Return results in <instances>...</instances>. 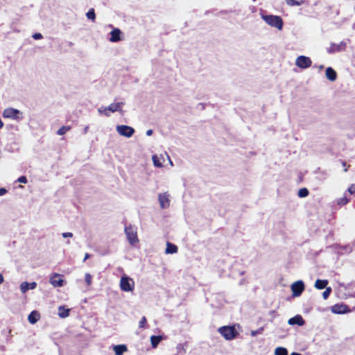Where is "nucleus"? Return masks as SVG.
<instances>
[{
	"label": "nucleus",
	"instance_id": "nucleus-14",
	"mask_svg": "<svg viewBox=\"0 0 355 355\" xmlns=\"http://www.w3.org/2000/svg\"><path fill=\"white\" fill-rule=\"evenodd\" d=\"M288 323L291 325L297 324L299 326H302L304 324V320L300 315H297L290 318Z\"/></svg>",
	"mask_w": 355,
	"mask_h": 355
},
{
	"label": "nucleus",
	"instance_id": "nucleus-41",
	"mask_svg": "<svg viewBox=\"0 0 355 355\" xmlns=\"http://www.w3.org/2000/svg\"><path fill=\"white\" fill-rule=\"evenodd\" d=\"M261 330L262 329H261L260 330H257V331H252V336H256L257 334H259L261 332Z\"/></svg>",
	"mask_w": 355,
	"mask_h": 355
},
{
	"label": "nucleus",
	"instance_id": "nucleus-21",
	"mask_svg": "<svg viewBox=\"0 0 355 355\" xmlns=\"http://www.w3.org/2000/svg\"><path fill=\"white\" fill-rule=\"evenodd\" d=\"M328 284V281L326 279H317L315 282V287L318 289H323Z\"/></svg>",
	"mask_w": 355,
	"mask_h": 355
},
{
	"label": "nucleus",
	"instance_id": "nucleus-38",
	"mask_svg": "<svg viewBox=\"0 0 355 355\" xmlns=\"http://www.w3.org/2000/svg\"><path fill=\"white\" fill-rule=\"evenodd\" d=\"M62 236L64 237V238L72 237L73 236V234L71 233V232H64V233L62 234Z\"/></svg>",
	"mask_w": 355,
	"mask_h": 355
},
{
	"label": "nucleus",
	"instance_id": "nucleus-29",
	"mask_svg": "<svg viewBox=\"0 0 355 355\" xmlns=\"http://www.w3.org/2000/svg\"><path fill=\"white\" fill-rule=\"evenodd\" d=\"M152 159H153V164L155 166H157V167H162V164L160 162L159 158L156 155H153Z\"/></svg>",
	"mask_w": 355,
	"mask_h": 355
},
{
	"label": "nucleus",
	"instance_id": "nucleus-25",
	"mask_svg": "<svg viewBox=\"0 0 355 355\" xmlns=\"http://www.w3.org/2000/svg\"><path fill=\"white\" fill-rule=\"evenodd\" d=\"M71 130V126H62L58 131L57 134L58 135H64L67 132Z\"/></svg>",
	"mask_w": 355,
	"mask_h": 355
},
{
	"label": "nucleus",
	"instance_id": "nucleus-32",
	"mask_svg": "<svg viewBox=\"0 0 355 355\" xmlns=\"http://www.w3.org/2000/svg\"><path fill=\"white\" fill-rule=\"evenodd\" d=\"M147 324V320L145 316H143L141 320L139 322V328H146Z\"/></svg>",
	"mask_w": 355,
	"mask_h": 355
},
{
	"label": "nucleus",
	"instance_id": "nucleus-17",
	"mask_svg": "<svg viewBox=\"0 0 355 355\" xmlns=\"http://www.w3.org/2000/svg\"><path fill=\"white\" fill-rule=\"evenodd\" d=\"M325 74L326 77L331 81H334L337 78V73L336 71L331 67H328L326 69Z\"/></svg>",
	"mask_w": 355,
	"mask_h": 355
},
{
	"label": "nucleus",
	"instance_id": "nucleus-16",
	"mask_svg": "<svg viewBox=\"0 0 355 355\" xmlns=\"http://www.w3.org/2000/svg\"><path fill=\"white\" fill-rule=\"evenodd\" d=\"M115 355H123L124 352L128 351V347L125 345H118L113 347Z\"/></svg>",
	"mask_w": 355,
	"mask_h": 355
},
{
	"label": "nucleus",
	"instance_id": "nucleus-40",
	"mask_svg": "<svg viewBox=\"0 0 355 355\" xmlns=\"http://www.w3.org/2000/svg\"><path fill=\"white\" fill-rule=\"evenodd\" d=\"M37 286V284L35 282H32L29 284V287L31 289H34Z\"/></svg>",
	"mask_w": 355,
	"mask_h": 355
},
{
	"label": "nucleus",
	"instance_id": "nucleus-31",
	"mask_svg": "<svg viewBox=\"0 0 355 355\" xmlns=\"http://www.w3.org/2000/svg\"><path fill=\"white\" fill-rule=\"evenodd\" d=\"M85 280L86 282V284L89 286L92 284V277L89 273H86L85 276Z\"/></svg>",
	"mask_w": 355,
	"mask_h": 355
},
{
	"label": "nucleus",
	"instance_id": "nucleus-15",
	"mask_svg": "<svg viewBox=\"0 0 355 355\" xmlns=\"http://www.w3.org/2000/svg\"><path fill=\"white\" fill-rule=\"evenodd\" d=\"M345 47V44L343 43H340L339 44L333 43L331 44V46H329V48L328 49L327 51L329 53H334L344 50Z\"/></svg>",
	"mask_w": 355,
	"mask_h": 355
},
{
	"label": "nucleus",
	"instance_id": "nucleus-1",
	"mask_svg": "<svg viewBox=\"0 0 355 355\" xmlns=\"http://www.w3.org/2000/svg\"><path fill=\"white\" fill-rule=\"evenodd\" d=\"M218 331L227 340L236 338L239 334L234 326H223L218 328Z\"/></svg>",
	"mask_w": 355,
	"mask_h": 355
},
{
	"label": "nucleus",
	"instance_id": "nucleus-11",
	"mask_svg": "<svg viewBox=\"0 0 355 355\" xmlns=\"http://www.w3.org/2000/svg\"><path fill=\"white\" fill-rule=\"evenodd\" d=\"M158 200L162 209H166L170 206L169 195L167 193H159Z\"/></svg>",
	"mask_w": 355,
	"mask_h": 355
},
{
	"label": "nucleus",
	"instance_id": "nucleus-8",
	"mask_svg": "<svg viewBox=\"0 0 355 355\" xmlns=\"http://www.w3.org/2000/svg\"><path fill=\"white\" fill-rule=\"evenodd\" d=\"M123 105V103H122V102L116 103H112L108 107H104L103 110L100 109L99 112H103L105 115L108 116L110 115L109 113H108V111L109 112H116V111L121 112V107Z\"/></svg>",
	"mask_w": 355,
	"mask_h": 355
},
{
	"label": "nucleus",
	"instance_id": "nucleus-44",
	"mask_svg": "<svg viewBox=\"0 0 355 355\" xmlns=\"http://www.w3.org/2000/svg\"><path fill=\"white\" fill-rule=\"evenodd\" d=\"M3 282V277L1 274H0V284Z\"/></svg>",
	"mask_w": 355,
	"mask_h": 355
},
{
	"label": "nucleus",
	"instance_id": "nucleus-5",
	"mask_svg": "<svg viewBox=\"0 0 355 355\" xmlns=\"http://www.w3.org/2000/svg\"><path fill=\"white\" fill-rule=\"evenodd\" d=\"M295 64L300 69H307L312 64L310 58L305 55H300L295 60Z\"/></svg>",
	"mask_w": 355,
	"mask_h": 355
},
{
	"label": "nucleus",
	"instance_id": "nucleus-45",
	"mask_svg": "<svg viewBox=\"0 0 355 355\" xmlns=\"http://www.w3.org/2000/svg\"><path fill=\"white\" fill-rule=\"evenodd\" d=\"M291 355H302V354L300 353H297V352H293L291 354Z\"/></svg>",
	"mask_w": 355,
	"mask_h": 355
},
{
	"label": "nucleus",
	"instance_id": "nucleus-28",
	"mask_svg": "<svg viewBox=\"0 0 355 355\" xmlns=\"http://www.w3.org/2000/svg\"><path fill=\"white\" fill-rule=\"evenodd\" d=\"M349 202V199L346 197H342L337 200V204L340 206L345 205Z\"/></svg>",
	"mask_w": 355,
	"mask_h": 355
},
{
	"label": "nucleus",
	"instance_id": "nucleus-7",
	"mask_svg": "<svg viewBox=\"0 0 355 355\" xmlns=\"http://www.w3.org/2000/svg\"><path fill=\"white\" fill-rule=\"evenodd\" d=\"M331 311L335 314H344L350 312L349 307L345 304H336L331 307Z\"/></svg>",
	"mask_w": 355,
	"mask_h": 355
},
{
	"label": "nucleus",
	"instance_id": "nucleus-30",
	"mask_svg": "<svg viewBox=\"0 0 355 355\" xmlns=\"http://www.w3.org/2000/svg\"><path fill=\"white\" fill-rule=\"evenodd\" d=\"M20 288L22 293H26L29 288V284L28 282H22L20 285Z\"/></svg>",
	"mask_w": 355,
	"mask_h": 355
},
{
	"label": "nucleus",
	"instance_id": "nucleus-43",
	"mask_svg": "<svg viewBox=\"0 0 355 355\" xmlns=\"http://www.w3.org/2000/svg\"><path fill=\"white\" fill-rule=\"evenodd\" d=\"M153 130H147V132H146V135H147L148 136H150V135L153 134Z\"/></svg>",
	"mask_w": 355,
	"mask_h": 355
},
{
	"label": "nucleus",
	"instance_id": "nucleus-34",
	"mask_svg": "<svg viewBox=\"0 0 355 355\" xmlns=\"http://www.w3.org/2000/svg\"><path fill=\"white\" fill-rule=\"evenodd\" d=\"M187 343H184V344H179L178 345V352L180 353V350L182 351L183 353H185L186 352V347H187Z\"/></svg>",
	"mask_w": 355,
	"mask_h": 355
},
{
	"label": "nucleus",
	"instance_id": "nucleus-23",
	"mask_svg": "<svg viewBox=\"0 0 355 355\" xmlns=\"http://www.w3.org/2000/svg\"><path fill=\"white\" fill-rule=\"evenodd\" d=\"M275 355H288V351L284 347H278L275 350Z\"/></svg>",
	"mask_w": 355,
	"mask_h": 355
},
{
	"label": "nucleus",
	"instance_id": "nucleus-24",
	"mask_svg": "<svg viewBox=\"0 0 355 355\" xmlns=\"http://www.w3.org/2000/svg\"><path fill=\"white\" fill-rule=\"evenodd\" d=\"M86 16L87 19H91L92 21H95L96 19V14L94 8H91L87 12Z\"/></svg>",
	"mask_w": 355,
	"mask_h": 355
},
{
	"label": "nucleus",
	"instance_id": "nucleus-2",
	"mask_svg": "<svg viewBox=\"0 0 355 355\" xmlns=\"http://www.w3.org/2000/svg\"><path fill=\"white\" fill-rule=\"evenodd\" d=\"M262 19L266 24L272 27L281 31L283 28L284 22L281 17L272 15H263Z\"/></svg>",
	"mask_w": 355,
	"mask_h": 355
},
{
	"label": "nucleus",
	"instance_id": "nucleus-9",
	"mask_svg": "<svg viewBox=\"0 0 355 355\" xmlns=\"http://www.w3.org/2000/svg\"><path fill=\"white\" fill-rule=\"evenodd\" d=\"M116 130L121 135L127 137H130L135 132V130L132 127L125 125H118Z\"/></svg>",
	"mask_w": 355,
	"mask_h": 355
},
{
	"label": "nucleus",
	"instance_id": "nucleus-35",
	"mask_svg": "<svg viewBox=\"0 0 355 355\" xmlns=\"http://www.w3.org/2000/svg\"><path fill=\"white\" fill-rule=\"evenodd\" d=\"M17 182L20 183L26 184L28 180L26 176H21L17 179Z\"/></svg>",
	"mask_w": 355,
	"mask_h": 355
},
{
	"label": "nucleus",
	"instance_id": "nucleus-13",
	"mask_svg": "<svg viewBox=\"0 0 355 355\" xmlns=\"http://www.w3.org/2000/svg\"><path fill=\"white\" fill-rule=\"evenodd\" d=\"M121 31L119 28H114L110 32V41L112 42H117L121 40Z\"/></svg>",
	"mask_w": 355,
	"mask_h": 355
},
{
	"label": "nucleus",
	"instance_id": "nucleus-3",
	"mask_svg": "<svg viewBox=\"0 0 355 355\" xmlns=\"http://www.w3.org/2000/svg\"><path fill=\"white\" fill-rule=\"evenodd\" d=\"M125 234L130 245H134L139 243L137 228L132 225L125 227Z\"/></svg>",
	"mask_w": 355,
	"mask_h": 355
},
{
	"label": "nucleus",
	"instance_id": "nucleus-10",
	"mask_svg": "<svg viewBox=\"0 0 355 355\" xmlns=\"http://www.w3.org/2000/svg\"><path fill=\"white\" fill-rule=\"evenodd\" d=\"M49 282L54 287H61L64 285L62 275L58 273H53L51 276Z\"/></svg>",
	"mask_w": 355,
	"mask_h": 355
},
{
	"label": "nucleus",
	"instance_id": "nucleus-22",
	"mask_svg": "<svg viewBox=\"0 0 355 355\" xmlns=\"http://www.w3.org/2000/svg\"><path fill=\"white\" fill-rule=\"evenodd\" d=\"M161 340V337L159 336H152L150 337L151 345L153 347H156Z\"/></svg>",
	"mask_w": 355,
	"mask_h": 355
},
{
	"label": "nucleus",
	"instance_id": "nucleus-19",
	"mask_svg": "<svg viewBox=\"0 0 355 355\" xmlns=\"http://www.w3.org/2000/svg\"><path fill=\"white\" fill-rule=\"evenodd\" d=\"M178 248L177 245H175L170 242H167L166 248L165 250V252L166 254L176 253L178 252Z\"/></svg>",
	"mask_w": 355,
	"mask_h": 355
},
{
	"label": "nucleus",
	"instance_id": "nucleus-27",
	"mask_svg": "<svg viewBox=\"0 0 355 355\" xmlns=\"http://www.w3.org/2000/svg\"><path fill=\"white\" fill-rule=\"evenodd\" d=\"M286 3L290 6H300L303 3V1H298L296 0H286Z\"/></svg>",
	"mask_w": 355,
	"mask_h": 355
},
{
	"label": "nucleus",
	"instance_id": "nucleus-4",
	"mask_svg": "<svg viewBox=\"0 0 355 355\" xmlns=\"http://www.w3.org/2000/svg\"><path fill=\"white\" fill-rule=\"evenodd\" d=\"M120 288L125 292L132 291L135 288V282L133 279L127 276H123L120 280Z\"/></svg>",
	"mask_w": 355,
	"mask_h": 355
},
{
	"label": "nucleus",
	"instance_id": "nucleus-37",
	"mask_svg": "<svg viewBox=\"0 0 355 355\" xmlns=\"http://www.w3.org/2000/svg\"><path fill=\"white\" fill-rule=\"evenodd\" d=\"M33 37L35 40H40L42 38V35L40 33H36L33 35Z\"/></svg>",
	"mask_w": 355,
	"mask_h": 355
},
{
	"label": "nucleus",
	"instance_id": "nucleus-6",
	"mask_svg": "<svg viewBox=\"0 0 355 355\" xmlns=\"http://www.w3.org/2000/svg\"><path fill=\"white\" fill-rule=\"evenodd\" d=\"M304 290V284L302 281L299 280L294 282L291 285L292 295L293 297L300 296Z\"/></svg>",
	"mask_w": 355,
	"mask_h": 355
},
{
	"label": "nucleus",
	"instance_id": "nucleus-18",
	"mask_svg": "<svg viewBox=\"0 0 355 355\" xmlns=\"http://www.w3.org/2000/svg\"><path fill=\"white\" fill-rule=\"evenodd\" d=\"M40 318V314L37 311H32L28 317V322L31 323V324H35L36 323L38 320Z\"/></svg>",
	"mask_w": 355,
	"mask_h": 355
},
{
	"label": "nucleus",
	"instance_id": "nucleus-39",
	"mask_svg": "<svg viewBox=\"0 0 355 355\" xmlns=\"http://www.w3.org/2000/svg\"><path fill=\"white\" fill-rule=\"evenodd\" d=\"M7 193V190L5 188L0 189V196H3Z\"/></svg>",
	"mask_w": 355,
	"mask_h": 355
},
{
	"label": "nucleus",
	"instance_id": "nucleus-20",
	"mask_svg": "<svg viewBox=\"0 0 355 355\" xmlns=\"http://www.w3.org/2000/svg\"><path fill=\"white\" fill-rule=\"evenodd\" d=\"M58 315L62 318H67L69 315V309H66L63 306H60L58 308Z\"/></svg>",
	"mask_w": 355,
	"mask_h": 355
},
{
	"label": "nucleus",
	"instance_id": "nucleus-42",
	"mask_svg": "<svg viewBox=\"0 0 355 355\" xmlns=\"http://www.w3.org/2000/svg\"><path fill=\"white\" fill-rule=\"evenodd\" d=\"M90 257V254L89 253H86L85 254V257H84V261H85L87 259H89Z\"/></svg>",
	"mask_w": 355,
	"mask_h": 355
},
{
	"label": "nucleus",
	"instance_id": "nucleus-36",
	"mask_svg": "<svg viewBox=\"0 0 355 355\" xmlns=\"http://www.w3.org/2000/svg\"><path fill=\"white\" fill-rule=\"evenodd\" d=\"M348 192L350 193V194H354L355 193V184H353L352 185H350L348 188Z\"/></svg>",
	"mask_w": 355,
	"mask_h": 355
},
{
	"label": "nucleus",
	"instance_id": "nucleus-33",
	"mask_svg": "<svg viewBox=\"0 0 355 355\" xmlns=\"http://www.w3.org/2000/svg\"><path fill=\"white\" fill-rule=\"evenodd\" d=\"M331 292V289L330 287L327 288L326 290L322 293V297L324 299H327Z\"/></svg>",
	"mask_w": 355,
	"mask_h": 355
},
{
	"label": "nucleus",
	"instance_id": "nucleus-26",
	"mask_svg": "<svg viewBox=\"0 0 355 355\" xmlns=\"http://www.w3.org/2000/svg\"><path fill=\"white\" fill-rule=\"evenodd\" d=\"M309 192L306 188H302L298 191V196L300 198L306 197Z\"/></svg>",
	"mask_w": 355,
	"mask_h": 355
},
{
	"label": "nucleus",
	"instance_id": "nucleus-12",
	"mask_svg": "<svg viewBox=\"0 0 355 355\" xmlns=\"http://www.w3.org/2000/svg\"><path fill=\"white\" fill-rule=\"evenodd\" d=\"M19 111L12 107H8L4 110L3 116L4 118L17 119Z\"/></svg>",
	"mask_w": 355,
	"mask_h": 355
}]
</instances>
